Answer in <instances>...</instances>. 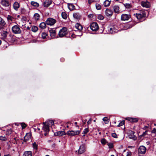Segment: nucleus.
Masks as SVG:
<instances>
[{
    "mask_svg": "<svg viewBox=\"0 0 156 156\" xmlns=\"http://www.w3.org/2000/svg\"><path fill=\"white\" fill-rule=\"evenodd\" d=\"M134 15L138 19L140 20L146 16V13L144 10H141L136 14H134Z\"/></svg>",
    "mask_w": 156,
    "mask_h": 156,
    "instance_id": "f257e3e1",
    "label": "nucleus"
},
{
    "mask_svg": "<svg viewBox=\"0 0 156 156\" xmlns=\"http://www.w3.org/2000/svg\"><path fill=\"white\" fill-rule=\"evenodd\" d=\"M43 124L44 125L42 128V129L45 132L44 135L45 136H46L49 131V126L46 122H43Z\"/></svg>",
    "mask_w": 156,
    "mask_h": 156,
    "instance_id": "f03ea898",
    "label": "nucleus"
},
{
    "mask_svg": "<svg viewBox=\"0 0 156 156\" xmlns=\"http://www.w3.org/2000/svg\"><path fill=\"white\" fill-rule=\"evenodd\" d=\"M12 29L13 33L15 34H20L21 32V30L18 25L14 26Z\"/></svg>",
    "mask_w": 156,
    "mask_h": 156,
    "instance_id": "7ed1b4c3",
    "label": "nucleus"
},
{
    "mask_svg": "<svg viewBox=\"0 0 156 156\" xmlns=\"http://www.w3.org/2000/svg\"><path fill=\"white\" fill-rule=\"evenodd\" d=\"M56 20L51 18L47 19L46 21V23L49 25H53L56 22Z\"/></svg>",
    "mask_w": 156,
    "mask_h": 156,
    "instance_id": "20e7f679",
    "label": "nucleus"
},
{
    "mask_svg": "<svg viewBox=\"0 0 156 156\" xmlns=\"http://www.w3.org/2000/svg\"><path fill=\"white\" fill-rule=\"evenodd\" d=\"M80 133V131L78 130L74 131L73 130L68 131L66 134L67 135L71 136H74L79 134Z\"/></svg>",
    "mask_w": 156,
    "mask_h": 156,
    "instance_id": "39448f33",
    "label": "nucleus"
},
{
    "mask_svg": "<svg viewBox=\"0 0 156 156\" xmlns=\"http://www.w3.org/2000/svg\"><path fill=\"white\" fill-rule=\"evenodd\" d=\"M67 33L66 28L65 27H64L60 30L58 34L60 37H62L66 35Z\"/></svg>",
    "mask_w": 156,
    "mask_h": 156,
    "instance_id": "423d86ee",
    "label": "nucleus"
},
{
    "mask_svg": "<svg viewBox=\"0 0 156 156\" xmlns=\"http://www.w3.org/2000/svg\"><path fill=\"white\" fill-rule=\"evenodd\" d=\"M91 29L93 31H96L99 29V27L97 23L96 22L92 23L90 25Z\"/></svg>",
    "mask_w": 156,
    "mask_h": 156,
    "instance_id": "0eeeda50",
    "label": "nucleus"
},
{
    "mask_svg": "<svg viewBox=\"0 0 156 156\" xmlns=\"http://www.w3.org/2000/svg\"><path fill=\"white\" fill-rule=\"evenodd\" d=\"M1 5L4 7H7L8 10L10 8V6L9 2L6 0H2L1 2Z\"/></svg>",
    "mask_w": 156,
    "mask_h": 156,
    "instance_id": "6e6552de",
    "label": "nucleus"
},
{
    "mask_svg": "<svg viewBox=\"0 0 156 156\" xmlns=\"http://www.w3.org/2000/svg\"><path fill=\"white\" fill-rule=\"evenodd\" d=\"M86 150V147L85 145L82 144L78 150V154H81L83 153Z\"/></svg>",
    "mask_w": 156,
    "mask_h": 156,
    "instance_id": "1a4fd4ad",
    "label": "nucleus"
},
{
    "mask_svg": "<svg viewBox=\"0 0 156 156\" xmlns=\"http://www.w3.org/2000/svg\"><path fill=\"white\" fill-rule=\"evenodd\" d=\"M146 148L143 146L140 147L138 149V153L140 154H144L146 152Z\"/></svg>",
    "mask_w": 156,
    "mask_h": 156,
    "instance_id": "9d476101",
    "label": "nucleus"
},
{
    "mask_svg": "<svg viewBox=\"0 0 156 156\" xmlns=\"http://www.w3.org/2000/svg\"><path fill=\"white\" fill-rule=\"evenodd\" d=\"M130 17L131 16L130 15L123 14L121 15V20L122 21L128 20Z\"/></svg>",
    "mask_w": 156,
    "mask_h": 156,
    "instance_id": "9b49d317",
    "label": "nucleus"
},
{
    "mask_svg": "<svg viewBox=\"0 0 156 156\" xmlns=\"http://www.w3.org/2000/svg\"><path fill=\"white\" fill-rule=\"evenodd\" d=\"M141 5L143 7L148 8L150 6V3L148 1L144 2L142 1L141 2Z\"/></svg>",
    "mask_w": 156,
    "mask_h": 156,
    "instance_id": "f8f14e48",
    "label": "nucleus"
},
{
    "mask_svg": "<svg viewBox=\"0 0 156 156\" xmlns=\"http://www.w3.org/2000/svg\"><path fill=\"white\" fill-rule=\"evenodd\" d=\"M126 120L132 122H136L138 121V119L137 118L127 117L126 118Z\"/></svg>",
    "mask_w": 156,
    "mask_h": 156,
    "instance_id": "ddd939ff",
    "label": "nucleus"
},
{
    "mask_svg": "<svg viewBox=\"0 0 156 156\" xmlns=\"http://www.w3.org/2000/svg\"><path fill=\"white\" fill-rule=\"evenodd\" d=\"M113 14L112 11L110 9H107L105 11V14L108 16H111Z\"/></svg>",
    "mask_w": 156,
    "mask_h": 156,
    "instance_id": "4468645a",
    "label": "nucleus"
},
{
    "mask_svg": "<svg viewBox=\"0 0 156 156\" xmlns=\"http://www.w3.org/2000/svg\"><path fill=\"white\" fill-rule=\"evenodd\" d=\"M50 36L52 38H54L56 35V31L55 30L51 29L49 30Z\"/></svg>",
    "mask_w": 156,
    "mask_h": 156,
    "instance_id": "2eb2a0df",
    "label": "nucleus"
},
{
    "mask_svg": "<svg viewBox=\"0 0 156 156\" xmlns=\"http://www.w3.org/2000/svg\"><path fill=\"white\" fill-rule=\"evenodd\" d=\"M51 3V0H46L44 3V6L45 7H48Z\"/></svg>",
    "mask_w": 156,
    "mask_h": 156,
    "instance_id": "dca6fc26",
    "label": "nucleus"
},
{
    "mask_svg": "<svg viewBox=\"0 0 156 156\" xmlns=\"http://www.w3.org/2000/svg\"><path fill=\"white\" fill-rule=\"evenodd\" d=\"M55 135L58 136H62L66 134V133L64 131H58L55 133Z\"/></svg>",
    "mask_w": 156,
    "mask_h": 156,
    "instance_id": "f3484780",
    "label": "nucleus"
},
{
    "mask_svg": "<svg viewBox=\"0 0 156 156\" xmlns=\"http://www.w3.org/2000/svg\"><path fill=\"white\" fill-rule=\"evenodd\" d=\"M32 153L31 151H25L23 156H32Z\"/></svg>",
    "mask_w": 156,
    "mask_h": 156,
    "instance_id": "a211bd4d",
    "label": "nucleus"
},
{
    "mask_svg": "<svg viewBox=\"0 0 156 156\" xmlns=\"http://www.w3.org/2000/svg\"><path fill=\"white\" fill-rule=\"evenodd\" d=\"M8 32L6 31H3L1 34L2 38L3 39H5L7 36V34Z\"/></svg>",
    "mask_w": 156,
    "mask_h": 156,
    "instance_id": "6ab92c4d",
    "label": "nucleus"
},
{
    "mask_svg": "<svg viewBox=\"0 0 156 156\" xmlns=\"http://www.w3.org/2000/svg\"><path fill=\"white\" fill-rule=\"evenodd\" d=\"M13 7L15 10H17L20 7V4L17 2H15L13 4Z\"/></svg>",
    "mask_w": 156,
    "mask_h": 156,
    "instance_id": "aec40b11",
    "label": "nucleus"
},
{
    "mask_svg": "<svg viewBox=\"0 0 156 156\" xmlns=\"http://www.w3.org/2000/svg\"><path fill=\"white\" fill-rule=\"evenodd\" d=\"M31 138V136L30 134L29 133H27L24 137V141L26 142Z\"/></svg>",
    "mask_w": 156,
    "mask_h": 156,
    "instance_id": "412c9836",
    "label": "nucleus"
},
{
    "mask_svg": "<svg viewBox=\"0 0 156 156\" xmlns=\"http://www.w3.org/2000/svg\"><path fill=\"white\" fill-rule=\"evenodd\" d=\"M75 27L76 29L80 30H81L83 29L82 26L79 23H76L75 25Z\"/></svg>",
    "mask_w": 156,
    "mask_h": 156,
    "instance_id": "4be33fe9",
    "label": "nucleus"
},
{
    "mask_svg": "<svg viewBox=\"0 0 156 156\" xmlns=\"http://www.w3.org/2000/svg\"><path fill=\"white\" fill-rule=\"evenodd\" d=\"M113 9L115 12L119 13V7L117 5H115L113 7Z\"/></svg>",
    "mask_w": 156,
    "mask_h": 156,
    "instance_id": "5701e85b",
    "label": "nucleus"
},
{
    "mask_svg": "<svg viewBox=\"0 0 156 156\" xmlns=\"http://www.w3.org/2000/svg\"><path fill=\"white\" fill-rule=\"evenodd\" d=\"M73 16L77 20L79 19L80 18V16L78 13H73Z\"/></svg>",
    "mask_w": 156,
    "mask_h": 156,
    "instance_id": "b1692460",
    "label": "nucleus"
},
{
    "mask_svg": "<svg viewBox=\"0 0 156 156\" xmlns=\"http://www.w3.org/2000/svg\"><path fill=\"white\" fill-rule=\"evenodd\" d=\"M12 130L11 129H7L6 131V136L9 135L12 133Z\"/></svg>",
    "mask_w": 156,
    "mask_h": 156,
    "instance_id": "393cba45",
    "label": "nucleus"
},
{
    "mask_svg": "<svg viewBox=\"0 0 156 156\" xmlns=\"http://www.w3.org/2000/svg\"><path fill=\"white\" fill-rule=\"evenodd\" d=\"M46 27V23L44 22H42L40 24V27L42 29L45 28Z\"/></svg>",
    "mask_w": 156,
    "mask_h": 156,
    "instance_id": "a878e982",
    "label": "nucleus"
},
{
    "mask_svg": "<svg viewBox=\"0 0 156 156\" xmlns=\"http://www.w3.org/2000/svg\"><path fill=\"white\" fill-rule=\"evenodd\" d=\"M110 2L108 0H106L104 3V6L107 7L109 5Z\"/></svg>",
    "mask_w": 156,
    "mask_h": 156,
    "instance_id": "bb28decb",
    "label": "nucleus"
},
{
    "mask_svg": "<svg viewBox=\"0 0 156 156\" xmlns=\"http://www.w3.org/2000/svg\"><path fill=\"white\" fill-rule=\"evenodd\" d=\"M0 140L2 141H5L7 140V137L5 136H0Z\"/></svg>",
    "mask_w": 156,
    "mask_h": 156,
    "instance_id": "cd10ccee",
    "label": "nucleus"
},
{
    "mask_svg": "<svg viewBox=\"0 0 156 156\" xmlns=\"http://www.w3.org/2000/svg\"><path fill=\"white\" fill-rule=\"evenodd\" d=\"M5 24V23L4 20L0 17V25L4 26Z\"/></svg>",
    "mask_w": 156,
    "mask_h": 156,
    "instance_id": "c85d7f7f",
    "label": "nucleus"
},
{
    "mask_svg": "<svg viewBox=\"0 0 156 156\" xmlns=\"http://www.w3.org/2000/svg\"><path fill=\"white\" fill-rule=\"evenodd\" d=\"M31 3L32 5L34 6L38 7L39 6V4L36 2L32 1Z\"/></svg>",
    "mask_w": 156,
    "mask_h": 156,
    "instance_id": "c756f323",
    "label": "nucleus"
},
{
    "mask_svg": "<svg viewBox=\"0 0 156 156\" xmlns=\"http://www.w3.org/2000/svg\"><path fill=\"white\" fill-rule=\"evenodd\" d=\"M38 29V27L36 26H33L31 28V30L34 32H36Z\"/></svg>",
    "mask_w": 156,
    "mask_h": 156,
    "instance_id": "7c9ffc66",
    "label": "nucleus"
},
{
    "mask_svg": "<svg viewBox=\"0 0 156 156\" xmlns=\"http://www.w3.org/2000/svg\"><path fill=\"white\" fill-rule=\"evenodd\" d=\"M62 17L65 19H66L67 17V16L66 13L65 12H62Z\"/></svg>",
    "mask_w": 156,
    "mask_h": 156,
    "instance_id": "2f4dec72",
    "label": "nucleus"
},
{
    "mask_svg": "<svg viewBox=\"0 0 156 156\" xmlns=\"http://www.w3.org/2000/svg\"><path fill=\"white\" fill-rule=\"evenodd\" d=\"M68 7L69 9L71 10H73L75 7L74 6L71 4H68Z\"/></svg>",
    "mask_w": 156,
    "mask_h": 156,
    "instance_id": "473e14b6",
    "label": "nucleus"
},
{
    "mask_svg": "<svg viewBox=\"0 0 156 156\" xmlns=\"http://www.w3.org/2000/svg\"><path fill=\"white\" fill-rule=\"evenodd\" d=\"M7 19L9 21H12L14 19V18L10 15H8L7 17Z\"/></svg>",
    "mask_w": 156,
    "mask_h": 156,
    "instance_id": "72a5a7b5",
    "label": "nucleus"
},
{
    "mask_svg": "<svg viewBox=\"0 0 156 156\" xmlns=\"http://www.w3.org/2000/svg\"><path fill=\"white\" fill-rule=\"evenodd\" d=\"M103 120L105 124H108L109 122L108 119L107 117H104L103 119Z\"/></svg>",
    "mask_w": 156,
    "mask_h": 156,
    "instance_id": "f704fd0d",
    "label": "nucleus"
},
{
    "mask_svg": "<svg viewBox=\"0 0 156 156\" xmlns=\"http://www.w3.org/2000/svg\"><path fill=\"white\" fill-rule=\"evenodd\" d=\"M34 18L36 20H39L40 17V15L38 14L37 13H35L34 14Z\"/></svg>",
    "mask_w": 156,
    "mask_h": 156,
    "instance_id": "c9c22d12",
    "label": "nucleus"
},
{
    "mask_svg": "<svg viewBox=\"0 0 156 156\" xmlns=\"http://www.w3.org/2000/svg\"><path fill=\"white\" fill-rule=\"evenodd\" d=\"M126 8L129 9L132 7V6L130 4L126 3L124 4Z\"/></svg>",
    "mask_w": 156,
    "mask_h": 156,
    "instance_id": "e433bc0d",
    "label": "nucleus"
},
{
    "mask_svg": "<svg viewBox=\"0 0 156 156\" xmlns=\"http://www.w3.org/2000/svg\"><path fill=\"white\" fill-rule=\"evenodd\" d=\"M47 35V34L45 32H43L41 34L42 38L43 39H45Z\"/></svg>",
    "mask_w": 156,
    "mask_h": 156,
    "instance_id": "4c0bfd02",
    "label": "nucleus"
},
{
    "mask_svg": "<svg viewBox=\"0 0 156 156\" xmlns=\"http://www.w3.org/2000/svg\"><path fill=\"white\" fill-rule=\"evenodd\" d=\"M33 146L34 149H35L36 151H37V145L35 143H34L33 144Z\"/></svg>",
    "mask_w": 156,
    "mask_h": 156,
    "instance_id": "58836bf2",
    "label": "nucleus"
},
{
    "mask_svg": "<svg viewBox=\"0 0 156 156\" xmlns=\"http://www.w3.org/2000/svg\"><path fill=\"white\" fill-rule=\"evenodd\" d=\"M96 7L97 9L98 10H100L101 9V6L99 4L97 3L96 4Z\"/></svg>",
    "mask_w": 156,
    "mask_h": 156,
    "instance_id": "ea45409f",
    "label": "nucleus"
},
{
    "mask_svg": "<svg viewBox=\"0 0 156 156\" xmlns=\"http://www.w3.org/2000/svg\"><path fill=\"white\" fill-rule=\"evenodd\" d=\"M124 123H125L124 120H122L121 122H120V123H119V124L117 126H119V127L122 126H123V125H124Z\"/></svg>",
    "mask_w": 156,
    "mask_h": 156,
    "instance_id": "a19ab883",
    "label": "nucleus"
},
{
    "mask_svg": "<svg viewBox=\"0 0 156 156\" xmlns=\"http://www.w3.org/2000/svg\"><path fill=\"white\" fill-rule=\"evenodd\" d=\"M101 143L102 144L105 145L106 143V140L105 139H102L101 140Z\"/></svg>",
    "mask_w": 156,
    "mask_h": 156,
    "instance_id": "79ce46f5",
    "label": "nucleus"
},
{
    "mask_svg": "<svg viewBox=\"0 0 156 156\" xmlns=\"http://www.w3.org/2000/svg\"><path fill=\"white\" fill-rule=\"evenodd\" d=\"M21 125L22 127V129L25 128L27 126V125L24 122H22L21 124Z\"/></svg>",
    "mask_w": 156,
    "mask_h": 156,
    "instance_id": "37998d69",
    "label": "nucleus"
},
{
    "mask_svg": "<svg viewBox=\"0 0 156 156\" xmlns=\"http://www.w3.org/2000/svg\"><path fill=\"white\" fill-rule=\"evenodd\" d=\"M115 30L114 28H111L110 29L109 31L110 33L113 34L115 32V31L113 30Z\"/></svg>",
    "mask_w": 156,
    "mask_h": 156,
    "instance_id": "c03bdc74",
    "label": "nucleus"
},
{
    "mask_svg": "<svg viewBox=\"0 0 156 156\" xmlns=\"http://www.w3.org/2000/svg\"><path fill=\"white\" fill-rule=\"evenodd\" d=\"M108 145L110 148H112L113 147V145L112 143H109L108 144Z\"/></svg>",
    "mask_w": 156,
    "mask_h": 156,
    "instance_id": "a18cd8bd",
    "label": "nucleus"
},
{
    "mask_svg": "<svg viewBox=\"0 0 156 156\" xmlns=\"http://www.w3.org/2000/svg\"><path fill=\"white\" fill-rule=\"evenodd\" d=\"M112 136L115 138H117V134L115 133H113L112 134Z\"/></svg>",
    "mask_w": 156,
    "mask_h": 156,
    "instance_id": "49530a36",
    "label": "nucleus"
},
{
    "mask_svg": "<svg viewBox=\"0 0 156 156\" xmlns=\"http://www.w3.org/2000/svg\"><path fill=\"white\" fill-rule=\"evenodd\" d=\"M89 131V129L88 128H87L85 129L83 131V133L85 134H86Z\"/></svg>",
    "mask_w": 156,
    "mask_h": 156,
    "instance_id": "de8ad7c7",
    "label": "nucleus"
},
{
    "mask_svg": "<svg viewBox=\"0 0 156 156\" xmlns=\"http://www.w3.org/2000/svg\"><path fill=\"white\" fill-rule=\"evenodd\" d=\"M98 18L99 19L102 20L104 19V17L102 15H99L98 16Z\"/></svg>",
    "mask_w": 156,
    "mask_h": 156,
    "instance_id": "09e8293b",
    "label": "nucleus"
},
{
    "mask_svg": "<svg viewBox=\"0 0 156 156\" xmlns=\"http://www.w3.org/2000/svg\"><path fill=\"white\" fill-rule=\"evenodd\" d=\"M50 123V125L51 126H53L54 125V122L53 120H50L49 121Z\"/></svg>",
    "mask_w": 156,
    "mask_h": 156,
    "instance_id": "8fccbe9b",
    "label": "nucleus"
},
{
    "mask_svg": "<svg viewBox=\"0 0 156 156\" xmlns=\"http://www.w3.org/2000/svg\"><path fill=\"white\" fill-rule=\"evenodd\" d=\"M147 131H146L145 132H144L140 136H144L146 135L147 133Z\"/></svg>",
    "mask_w": 156,
    "mask_h": 156,
    "instance_id": "3c124183",
    "label": "nucleus"
},
{
    "mask_svg": "<svg viewBox=\"0 0 156 156\" xmlns=\"http://www.w3.org/2000/svg\"><path fill=\"white\" fill-rule=\"evenodd\" d=\"M131 152L130 151H129L127 152V154L126 156H131Z\"/></svg>",
    "mask_w": 156,
    "mask_h": 156,
    "instance_id": "603ef678",
    "label": "nucleus"
},
{
    "mask_svg": "<svg viewBox=\"0 0 156 156\" xmlns=\"http://www.w3.org/2000/svg\"><path fill=\"white\" fill-rule=\"evenodd\" d=\"M92 119H90L87 122V124L88 125L91 122Z\"/></svg>",
    "mask_w": 156,
    "mask_h": 156,
    "instance_id": "864d4df0",
    "label": "nucleus"
},
{
    "mask_svg": "<svg viewBox=\"0 0 156 156\" xmlns=\"http://www.w3.org/2000/svg\"><path fill=\"white\" fill-rule=\"evenodd\" d=\"M94 1L93 0H88V3L89 4H91V3L93 2Z\"/></svg>",
    "mask_w": 156,
    "mask_h": 156,
    "instance_id": "5fc2aeb1",
    "label": "nucleus"
},
{
    "mask_svg": "<svg viewBox=\"0 0 156 156\" xmlns=\"http://www.w3.org/2000/svg\"><path fill=\"white\" fill-rule=\"evenodd\" d=\"M16 39V38L15 37H13V38L12 37L11 41L12 42H14L15 41Z\"/></svg>",
    "mask_w": 156,
    "mask_h": 156,
    "instance_id": "6e6d98bb",
    "label": "nucleus"
},
{
    "mask_svg": "<svg viewBox=\"0 0 156 156\" xmlns=\"http://www.w3.org/2000/svg\"><path fill=\"white\" fill-rule=\"evenodd\" d=\"M156 132V129H154L153 130H152L151 131V132L153 133H155Z\"/></svg>",
    "mask_w": 156,
    "mask_h": 156,
    "instance_id": "4d7b16f0",
    "label": "nucleus"
},
{
    "mask_svg": "<svg viewBox=\"0 0 156 156\" xmlns=\"http://www.w3.org/2000/svg\"><path fill=\"white\" fill-rule=\"evenodd\" d=\"M22 20L25 21L27 20V18L25 17H23L22 18Z\"/></svg>",
    "mask_w": 156,
    "mask_h": 156,
    "instance_id": "13d9d810",
    "label": "nucleus"
},
{
    "mask_svg": "<svg viewBox=\"0 0 156 156\" xmlns=\"http://www.w3.org/2000/svg\"><path fill=\"white\" fill-rule=\"evenodd\" d=\"M149 128V126H144V128H143V129H147L148 128Z\"/></svg>",
    "mask_w": 156,
    "mask_h": 156,
    "instance_id": "bf43d9fd",
    "label": "nucleus"
},
{
    "mask_svg": "<svg viewBox=\"0 0 156 156\" xmlns=\"http://www.w3.org/2000/svg\"><path fill=\"white\" fill-rule=\"evenodd\" d=\"M4 156H11V155L9 154H8L5 155Z\"/></svg>",
    "mask_w": 156,
    "mask_h": 156,
    "instance_id": "052dcab7",
    "label": "nucleus"
},
{
    "mask_svg": "<svg viewBox=\"0 0 156 156\" xmlns=\"http://www.w3.org/2000/svg\"><path fill=\"white\" fill-rule=\"evenodd\" d=\"M77 123L76 122H75V124L76 125L77 124Z\"/></svg>",
    "mask_w": 156,
    "mask_h": 156,
    "instance_id": "680f3d73",
    "label": "nucleus"
},
{
    "mask_svg": "<svg viewBox=\"0 0 156 156\" xmlns=\"http://www.w3.org/2000/svg\"><path fill=\"white\" fill-rule=\"evenodd\" d=\"M10 145H9V147H8V149H9L10 148Z\"/></svg>",
    "mask_w": 156,
    "mask_h": 156,
    "instance_id": "e2e57ef3",
    "label": "nucleus"
},
{
    "mask_svg": "<svg viewBox=\"0 0 156 156\" xmlns=\"http://www.w3.org/2000/svg\"><path fill=\"white\" fill-rule=\"evenodd\" d=\"M76 126L78 127L79 128V126H78L76 125Z\"/></svg>",
    "mask_w": 156,
    "mask_h": 156,
    "instance_id": "0e129e2a",
    "label": "nucleus"
},
{
    "mask_svg": "<svg viewBox=\"0 0 156 156\" xmlns=\"http://www.w3.org/2000/svg\"><path fill=\"white\" fill-rule=\"evenodd\" d=\"M37 129H38V130H40V128H37Z\"/></svg>",
    "mask_w": 156,
    "mask_h": 156,
    "instance_id": "69168bd1",
    "label": "nucleus"
},
{
    "mask_svg": "<svg viewBox=\"0 0 156 156\" xmlns=\"http://www.w3.org/2000/svg\"><path fill=\"white\" fill-rule=\"evenodd\" d=\"M66 127H67V128H69V126H66Z\"/></svg>",
    "mask_w": 156,
    "mask_h": 156,
    "instance_id": "338daca9",
    "label": "nucleus"
},
{
    "mask_svg": "<svg viewBox=\"0 0 156 156\" xmlns=\"http://www.w3.org/2000/svg\"><path fill=\"white\" fill-rule=\"evenodd\" d=\"M27 29H29V28L28 27H27Z\"/></svg>",
    "mask_w": 156,
    "mask_h": 156,
    "instance_id": "774afa93",
    "label": "nucleus"
}]
</instances>
